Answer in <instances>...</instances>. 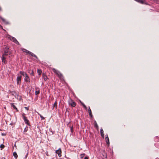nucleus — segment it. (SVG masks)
Here are the masks:
<instances>
[{
  "label": "nucleus",
  "mask_w": 159,
  "mask_h": 159,
  "mask_svg": "<svg viewBox=\"0 0 159 159\" xmlns=\"http://www.w3.org/2000/svg\"><path fill=\"white\" fill-rule=\"evenodd\" d=\"M25 108L26 109V110H29V108L28 107H25Z\"/></svg>",
  "instance_id": "31"
},
{
  "label": "nucleus",
  "mask_w": 159,
  "mask_h": 159,
  "mask_svg": "<svg viewBox=\"0 0 159 159\" xmlns=\"http://www.w3.org/2000/svg\"><path fill=\"white\" fill-rule=\"evenodd\" d=\"M84 159H89V157L87 156H86L84 157Z\"/></svg>",
  "instance_id": "30"
},
{
  "label": "nucleus",
  "mask_w": 159,
  "mask_h": 159,
  "mask_svg": "<svg viewBox=\"0 0 159 159\" xmlns=\"http://www.w3.org/2000/svg\"><path fill=\"white\" fill-rule=\"evenodd\" d=\"M22 78L21 75H19L17 77L16 81L17 84H20L21 83V79Z\"/></svg>",
  "instance_id": "4"
},
{
  "label": "nucleus",
  "mask_w": 159,
  "mask_h": 159,
  "mask_svg": "<svg viewBox=\"0 0 159 159\" xmlns=\"http://www.w3.org/2000/svg\"><path fill=\"white\" fill-rule=\"evenodd\" d=\"M11 107L13 108V109H16L17 111H18V110L14 104H12Z\"/></svg>",
  "instance_id": "19"
},
{
  "label": "nucleus",
  "mask_w": 159,
  "mask_h": 159,
  "mask_svg": "<svg viewBox=\"0 0 159 159\" xmlns=\"http://www.w3.org/2000/svg\"><path fill=\"white\" fill-rule=\"evenodd\" d=\"M88 112H89V116L91 117H92V111H91V109H90V107H89V108L88 109Z\"/></svg>",
  "instance_id": "16"
},
{
  "label": "nucleus",
  "mask_w": 159,
  "mask_h": 159,
  "mask_svg": "<svg viewBox=\"0 0 159 159\" xmlns=\"http://www.w3.org/2000/svg\"><path fill=\"white\" fill-rule=\"evenodd\" d=\"M22 51L25 52L27 53V54H29L30 51L27 50L25 49V48H22Z\"/></svg>",
  "instance_id": "15"
},
{
  "label": "nucleus",
  "mask_w": 159,
  "mask_h": 159,
  "mask_svg": "<svg viewBox=\"0 0 159 159\" xmlns=\"http://www.w3.org/2000/svg\"><path fill=\"white\" fill-rule=\"evenodd\" d=\"M35 94L36 95H38L40 93V91L39 89V88H35Z\"/></svg>",
  "instance_id": "10"
},
{
  "label": "nucleus",
  "mask_w": 159,
  "mask_h": 159,
  "mask_svg": "<svg viewBox=\"0 0 159 159\" xmlns=\"http://www.w3.org/2000/svg\"><path fill=\"white\" fill-rule=\"evenodd\" d=\"M39 115L40 116V117L41 119V120L44 119V118L43 116H42L41 114H39Z\"/></svg>",
  "instance_id": "26"
},
{
  "label": "nucleus",
  "mask_w": 159,
  "mask_h": 159,
  "mask_svg": "<svg viewBox=\"0 0 159 159\" xmlns=\"http://www.w3.org/2000/svg\"><path fill=\"white\" fill-rule=\"evenodd\" d=\"M29 73L30 75H34V71L33 70H30L29 71Z\"/></svg>",
  "instance_id": "20"
},
{
  "label": "nucleus",
  "mask_w": 159,
  "mask_h": 159,
  "mask_svg": "<svg viewBox=\"0 0 159 159\" xmlns=\"http://www.w3.org/2000/svg\"><path fill=\"white\" fill-rule=\"evenodd\" d=\"M43 79H44V80L45 81L47 80L48 78L47 76L45 75H44L43 74Z\"/></svg>",
  "instance_id": "21"
},
{
  "label": "nucleus",
  "mask_w": 159,
  "mask_h": 159,
  "mask_svg": "<svg viewBox=\"0 0 159 159\" xmlns=\"http://www.w3.org/2000/svg\"><path fill=\"white\" fill-rule=\"evenodd\" d=\"M27 129L26 128H25L24 129V132H26L27 131Z\"/></svg>",
  "instance_id": "28"
},
{
  "label": "nucleus",
  "mask_w": 159,
  "mask_h": 159,
  "mask_svg": "<svg viewBox=\"0 0 159 159\" xmlns=\"http://www.w3.org/2000/svg\"><path fill=\"white\" fill-rule=\"evenodd\" d=\"M0 18L3 22L5 23H6V20L5 19L3 18L2 17H0Z\"/></svg>",
  "instance_id": "22"
},
{
  "label": "nucleus",
  "mask_w": 159,
  "mask_h": 159,
  "mask_svg": "<svg viewBox=\"0 0 159 159\" xmlns=\"http://www.w3.org/2000/svg\"><path fill=\"white\" fill-rule=\"evenodd\" d=\"M24 80L25 81L28 83H30V79L28 75L26 76L25 77Z\"/></svg>",
  "instance_id": "8"
},
{
  "label": "nucleus",
  "mask_w": 159,
  "mask_h": 159,
  "mask_svg": "<svg viewBox=\"0 0 159 159\" xmlns=\"http://www.w3.org/2000/svg\"><path fill=\"white\" fill-rule=\"evenodd\" d=\"M24 120L25 122V124H27L29 126H30V123L29 120H28L26 117H24V118L23 119Z\"/></svg>",
  "instance_id": "7"
},
{
  "label": "nucleus",
  "mask_w": 159,
  "mask_h": 159,
  "mask_svg": "<svg viewBox=\"0 0 159 159\" xmlns=\"http://www.w3.org/2000/svg\"><path fill=\"white\" fill-rule=\"evenodd\" d=\"M52 71L55 73L58 76L60 79H61L63 77V75L58 70H56L54 68H52Z\"/></svg>",
  "instance_id": "1"
},
{
  "label": "nucleus",
  "mask_w": 159,
  "mask_h": 159,
  "mask_svg": "<svg viewBox=\"0 0 159 159\" xmlns=\"http://www.w3.org/2000/svg\"><path fill=\"white\" fill-rule=\"evenodd\" d=\"M5 56H4V55H2V62L4 64H7V61L6 60V58L4 57Z\"/></svg>",
  "instance_id": "9"
},
{
  "label": "nucleus",
  "mask_w": 159,
  "mask_h": 159,
  "mask_svg": "<svg viewBox=\"0 0 159 159\" xmlns=\"http://www.w3.org/2000/svg\"><path fill=\"white\" fill-rule=\"evenodd\" d=\"M25 114L24 113H23V114H22V117H23V118H24V117H26L25 116Z\"/></svg>",
  "instance_id": "29"
},
{
  "label": "nucleus",
  "mask_w": 159,
  "mask_h": 159,
  "mask_svg": "<svg viewBox=\"0 0 159 159\" xmlns=\"http://www.w3.org/2000/svg\"><path fill=\"white\" fill-rule=\"evenodd\" d=\"M13 156L16 159H17L18 157V155L16 152H14L13 154Z\"/></svg>",
  "instance_id": "17"
},
{
  "label": "nucleus",
  "mask_w": 159,
  "mask_h": 159,
  "mask_svg": "<svg viewBox=\"0 0 159 159\" xmlns=\"http://www.w3.org/2000/svg\"><path fill=\"white\" fill-rule=\"evenodd\" d=\"M2 10V9L0 7V10Z\"/></svg>",
  "instance_id": "34"
},
{
  "label": "nucleus",
  "mask_w": 159,
  "mask_h": 159,
  "mask_svg": "<svg viewBox=\"0 0 159 159\" xmlns=\"http://www.w3.org/2000/svg\"><path fill=\"white\" fill-rule=\"evenodd\" d=\"M20 73L25 77L26 76L28 75L24 71H20Z\"/></svg>",
  "instance_id": "12"
},
{
  "label": "nucleus",
  "mask_w": 159,
  "mask_h": 159,
  "mask_svg": "<svg viewBox=\"0 0 159 159\" xmlns=\"http://www.w3.org/2000/svg\"><path fill=\"white\" fill-rule=\"evenodd\" d=\"M4 145L3 144H1V145H0V148H4Z\"/></svg>",
  "instance_id": "27"
},
{
  "label": "nucleus",
  "mask_w": 159,
  "mask_h": 159,
  "mask_svg": "<svg viewBox=\"0 0 159 159\" xmlns=\"http://www.w3.org/2000/svg\"><path fill=\"white\" fill-rule=\"evenodd\" d=\"M85 155V154L84 153L80 155V157L81 158H82L84 157Z\"/></svg>",
  "instance_id": "25"
},
{
  "label": "nucleus",
  "mask_w": 159,
  "mask_h": 159,
  "mask_svg": "<svg viewBox=\"0 0 159 159\" xmlns=\"http://www.w3.org/2000/svg\"><path fill=\"white\" fill-rule=\"evenodd\" d=\"M14 146L15 147H16V145L15 144L14 145Z\"/></svg>",
  "instance_id": "33"
},
{
  "label": "nucleus",
  "mask_w": 159,
  "mask_h": 159,
  "mask_svg": "<svg viewBox=\"0 0 159 159\" xmlns=\"http://www.w3.org/2000/svg\"><path fill=\"white\" fill-rule=\"evenodd\" d=\"M52 159H54L53 158H52Z\"/></svg>",
  "instance_id": "35"
},
{
  "label": "nucleus",
  "mask_w": 159,
  "mask_h": 159,
  "mask_svg": "<svg viewBox=\"0 0 159 159\" xmlns=\"http://www.w3.org/2000/svg\"><path fill=\"white\" fill-rule=\"evenodd\" d=\"M11 54V52L9 51L8 48L6 47L4 50V53L3 54L4 56H7Z\"/></svg>",
  "instance_id": "2"
},
{
  "label": "nucleus",
  "mask_w": 159,
  "mask_h": 159,
  "mask_svg": "<svg viewBox=\"0 0 159 159\" xmlns=\"http://www.w3.org/2000/svg\"><path fill=\"white\" fill-rule=\"evenodd\" d=\"M55 152L58 154L59 157H61V156L62 151L61 148H59L58 150H56Z\"/></svg>",
  "instance_id": "6"
},
{
  "label": "nucleus",
  "mask_w": 159,
  "mask_h": 159,
  "mask_svg": "<svg viewBox=\"0 0 159 159\" xmlns=\"http://www.w3.org/2000/svg\"><path fill=\"white\" fill-rule=\"evenodd\" d=\"M81 104L83 105V106L84 108H85V110H87V107L85 105L84 103H83V102H81Z\"/></svg>",
  "instance_id": "24"
},
{
  "label": "nucleus",
  "mask_w": 159,
  "mask_h": 159,
  "mask_svg": "<svg viewBox=\"0 0 159 159\" xmlns=\"http://www.w3.org/2000/svg\"><path fill=\"white\" fill-rule=\"evenodd\" d=\"M37 72L39 75H40L42 73V71L41 70L38 69L37 70Z\"/></svg>",
  "instance_id": "23"
},
{
  "label": "nucleus",
  "mask_w": 159,
  "mask_h": 159,
  "mask_svg": "<svg viewBox=\"0 0 159 159\" xmlns=\"http://www.w3.org/2000/svg\"><path fill=\"white\" fill-rule=\"evenodd\" d=\"M107 135V136L105 138V139L106 140L107 143L108 145L110 143L109 139L108 138V135Z\"/></svg>",
  "instance_id": "11"
},
{
  "label": "nucleus",
  "mask_w": 159,
  "mask_h": 159,
  "mask_svg": "<svg viewBox=\"0 0 159 159\" xmlns=\"http://www.w3.org/2000/svg\"><path fill=\"white\" fill-rule=\"evenodd\" d=\"M95 127H96L97 128H98V125H97V124H96L95 125Z\"/></svg>",
  "instance_id": "32"
},
{
  "label": "nucleus",
  "mask_w": 159,
  "mask_h": 159,
  "mask_svg": "<svg viewBox=\"0 0 159 159\" xmlns=\"http://www.w3.org/2000/svg\"><path fill=\"white\" fill-rule=\"evenodd\" d=\"M57 100H56L55 101V102L53 104V108H54L55 107L56 109H57Z\"/></svg>",
  "instance_id": "13"
},
{
  "label": "nucleus",
  "mask_w": 159,
  "mask_h": 159,
  "mask_svg": "<svg viewBox=\"0 0 159 159\" xmlns=\"http://www.w3.org/2000/svg\"><path fill=\"white\" fill-rule=\"evenodd\" d=\"M100 133H101V136L103 138L104 137V134H103V129L102 128L101 129V130H100Z\"/></svg>",
  "instance_id": "18"
},
{
  "label": "nucleus",
  "mask_w": 159,
  "mask_h": 159,
  "mask_svg": "<svg viewBox=\"0 0 159 159\" xmlns=\"http://www.w3.org/2000/svg\"><path fill=\"white\" fill-rule=\"evenodd\" d=\"M29 54H30V55H31L32 57H34L36 58V59L38 58L32 52H30Z\"/></svg>",
  "instance_id": "14"
},
{
  "label": "nucleus",
  "mask_w": 159,
  "mask_h": 159,
  "mask_svg": "<svg viewBox=\"0 0 159 159\" xmlns=\"http://www.w3.org/2000/svg\"><path fill=\"white\" fill-rule=\"evenodd\" d=\"M9 39H10V40L12 41H13L14 43H16L17 44H19V43L17 41V40L14 37L10 36L9 37Z\"/></svg>",
  "instance_id": "5"
},
{
  "label": "nucleus",
  "mask_w": 159,
  "mask_h": 159,
  "mask_svg": "<svg viewBox=\"0 0 159 159\" xmlns=\"http://www.w3.org/2000/svg\"><path fill=\"white\" fill-rule=\"evenodd\" d=\"M68 103L69 105H70L72 107H75L76 106V103L74 101L71 99H70L68 101Z\"/></svg>",
  "instance_id": "3"
}]
</instances>
